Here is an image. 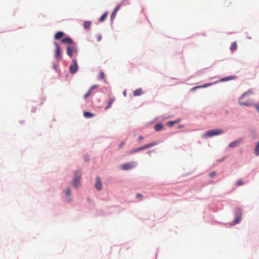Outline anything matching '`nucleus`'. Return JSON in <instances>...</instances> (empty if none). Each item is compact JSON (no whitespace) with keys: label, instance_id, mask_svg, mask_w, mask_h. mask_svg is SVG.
Returning <instances> with one entry per match:
<instances>
[{"label":"nucleus","instance_id":"obj_9","mask_svg":"<svg viewBox=\"0 0 259 259\" xmlns=\"http://www.w3.org/2000/svg\"><path fill=\"white\" fill-rule=\"evenodd\" d=\"M95 187L99 191L101 190L102 188V185L101 183V179L99 177H97L96 179V183L95 184Z\"/></svg>","mask_w":259,"mask_h":259},{"label":"nucleus","instance_id":"obj_12","mask_svg":"<svg viewBox=\"0 0 259 259\" xmlns=\"http://www.w3.org/2000/svg\"><path fill=\"white\" fill-rule=\"evenodd\" d=\"M236 78V77L235 76H227V77H223L222 78H221L220 79V81L221 82H225V81H229V80H233L234 79H235Z\"/></svg>","mask_w":259,"mask_h":259},{"label":"nucleus","instance_id":"obj_27","mask_svg":"<svg viewBox=\"0 0 259 259\" xmlns=\"http://www.w3.org/2000/svg\"><path fill=\"white\" fill-rule=\"evenodd\" d=\"M105 74L103 72L101 71L99 73V78L100 79H103L104 78Z\"/></svg>","mask_w":259,"mask_h":259},{"label":"nucleus","instance_id":"obj_6","mask_svg":"<svg viewBox=\"0 0 259 259\" xmlns=\"http://www.w3.org/2000/svg\"><path fill=\"white\" fill-rule=\"evenodd\" d=\"M55 46L56 47V50L55 52L54 57L55 59L58 60H60L62 59V55L60 47L58 43L55 42Z\"/></svg>","mask_w":259,"mask_h":259},{"label":"nucleus","instance_id":"obj_32","mask_svg":"<svg viewBox=\"0 0 259 259\" xmlns=\"http://www.w3.org/2000/svg\"><path fill=\"white\" fill-rule=\"evenodd\" d=\"M98 87V86L97 85H94L91 87L90 90L92 91L94 89L97 88Z\"/></svg>","mask_w":259,"mask_h":259},{"label":"nucleus","instance_id":"obj_13","mask_svg":"<svg viewBox=\"0 0 259 259\" xmlns=\"http://www.w3.org/2000/svg\"><path fill=\"white\" fill-rule=\"evenodd\" d=\"M63 35L64 33L62 31L57 32L55 35V38L57 40L60 39Z\"/></svg>","mask_w":259,"mask_h":259},{"label":"nucleus","instance_id":"obj_24","mask_svg":"<svg viewBox=\"0 0 259 259\" xmlns=\"http://www.w3.org/2000/svg\"><path fill=\"white\" fill-rule=\"evenodd\" d=\"M70 194H71L70 189V188L68 187L65 190V195L66 197H69V196H70Z\"/></svg>","mask_w":259,"mask_h":259},{"label":"nucleus","instance_id":"obj_8","mask_svg":"<svg viewBox=\"0 0 259 259\" xmlns=\"http://www.w3.org/2000/svg\"><path fill=\"white\" fill-rule=\"evenodd\" d=\"M73 64L69 67V71L72 74H74L77 71L78 65L75 59L73 60Z\"/></svg>","mask_w":259,"mask_h":259},{"label":"nucleus","instance_id":"obj_22","mask_svg":"<svg viewBox=\"0 0 259 259\" xmlns=\"http://www.w3.org/2000/svg\"><path fill=\"white\" fill-rule=\"evenodd\" d=\"M83 115L85 118H91L94 116V114L89 112H84Z\"/></svg>","mask_w":259,"mask_h":259},{"label":"nucleus","instance_id":"obj_31","mask_svg":"<svg viewBox=\"0 0 259 259\" xmlns=\"http://www.w3.org/2000/svg\"><path fill=\"white\" fill-rule=\"evenodd\" d=\"M116 13H114V11H113L111 15V19L113 20L115 17Z\"/></svg>","mask_w":259,"mask_h":259},{"label":"nucleus","instance_id":"obj_15","mask_svg":"<svg viewBox=\"0 0 259 259\" xmlns=\"http://www.w3.org/2000/svg\"><path fill=\"white\" fill-rule=\"evenodd\" d=\"M163 127V125L161 123L156 124L154 125V128L156 131H160Z\"/></svg>","mask_w":259,"mask_h":259},{"label":"nucleus","instance_id":"obj_38","mask_svg":"<svg viewBox=\"0 0 259 259\" xmlns=\"http://www.w3.org/2000/svg\"><path fill=\"white\" fill-rule=\"evenodd\" d=\"M144 138L143 137H142V136H140V137H139V141H141V140H144Z\"/></svg>","mask_w":259,"mask_h":259},{"label":"nucleus","instance_id":"obj_3","mask_svg":"<svg viewBox=\"0 0 259 259\" xmlns=\"http://www.w3.org/2000/svg\"><path fill=\"white\" fill-rule=\"evenodd\" d=\"M74 177L72 181V186L77 188L80 184V179H81V173L80 171H76L74 174Z\"/></svg>","mask_w":259,"mask_h":259},{"label":"nucleus","instance_id":"obj_23","mask_svg":"<svg viewBox=\"0 0 259 259\" xmlns=\"http://www.w3.org/2000/svg\"><path fill=\"white\" fill-rule=\"evenodd\" d=\"M108 15V12H106L104 13L103 15L100 18V22H103L107 18Z\"/></svg>","mask_w":259,"mask_h":259},{"label":"nucleus","instance_id":"obj_10","mask_svg":"<svg viewBox=\"0 0 259 259\" xmlns=\"http://www.w3.org/2000/svg\"><path fill=\"white\" fill-rule=\"evenodd\" d=\"M241 143V140H235L229 144V147L230 148H234L238 146Z\"/></svg>","mask_w":259,"mask_h":259},{"label":"nucleus","instance_id":"obj_35","mask_svg":"<svg viewBox=\"0 0 259 259\" xmlns=\"http://www.w3.org/2000/svg\"><path fill=\"white\" fill-rule=\"evenodd\" d=\"M142 197V195H141L140 194H137L136 195V197H137V198H141Z\"/></svg>","mask_w":259,"mask_h":259},{"label":"nucleus","instance_id":"obj_33","mask_svg":"<svg viewBox=\"0 0 259 259\" xmlns=\"http://www.w3.org/2000/svg\"><path fill=\"white\" fill-rule=\"evenodd\" d=\"M124 144L125 143L124 141L121 142L119 145V148H122L124 145Z\"/></svg>","mask_w":259,"mask_h":259},{"label":"nucleus","instance_id":"obj_36","mask_svg":"<svg viewBox=\"0 0 259 259\" xmlns=\"http://www.w3.org/2000/svg\"><path fill=\"white\" fill-rule=\"evenodd\" d=\"M154 145H155V144H148V145H147L146 147H147V148H148L150 147H151L152 146Z\"/></svg>","mask_w":259,"mask_h":259},{"label":"nucleus","instance_id":"obj_17","mask_svg":"<svg viewBox=\"0 0 259 259\" xmlns=\"http://www.w3.org/2000/svg\"><path fill=\"white\" fill-rule=\"evenodd\" d=\"M91 22L90 21H85L83 24V27L85 29L89 30L90 29L91 26Z\"/></svg>","mask_w":259,"mask_h":259},{"label":"nucleus","instance_id":"obj_29","mask_svg":"<svg viewBox=\"0 0 259 259\" xmlns=\"http://www.w3.org/2000/svg\"><path fill=\"white\" fill-rule=\"evenodd\" d=\"M120 4H119L117 7L115 8L114 11V13H116L120 9Z\"/></svg>","mask_w":259,"mask_h":259},{"label":"nucleus","instance_id":"obj_5","mask_svg":"<svg viewBox=\"0 0 259 259\" xmlns=\"http://www.w3.org/2000/svg\"><path fill=\"white\" fill-rule=\"evenodd\" d=\"M135 166L136 163L134 162H130L122 164L120 167L124 170H127L134 168Z\"/></svg>","mask_w":259,"mask_h":259},{"label":"nucleus","instance_id":"obj_11","mask_svg":"<svg viewBox=\"0 0 259 259\" xmlns=\"http://www.w3.org/2000/svg\"><path fill=\"white\" fill-rule=\"evenodd\" d=\"M61 42L64 44H73V42L70 37H65L62 39Z\"/></svg>","mask_w":259,"mask_h":259},{"label":"nucleus","instance_id":"obj_1","mask_svg":"<svg viewBox=\"0 0 259 259\" xmlns=\"http://www.w3.org/2000/svg\"><path fill=\"white\" fill-rule=\"evenodd\" d=\"M252 94V92L251 90H249L247 92L244 93L240 98L239 103L242 106H251L252 105V102L250 100H248L246 101H243V98L247 95H250Z\"/></svg>","mask_w":259,"mask_h":259},{"label":"nucleus","instance_id":"obj_21","mask_svg":"<svg viewBox=\"0 0 259 259\" xmlns=\"http://www.w3.org/2000/svg\"><path fill=\"white\" fill-rule=\"evenodd\" d=\"M254 153L255 155H259V142L257 143L254 149Z\"/></svg>","mask_w":259,"mask_h":259},{"label":"nucleus","instance_id":"obj_7","mask_svg":"<svg viewBox=\"0 0 259 259\" xmlns=\"http://www.w3.org/2000/svg\"><path fill=\"white\" fill-rule=\"evenodd\" d=\"M235 219L234 220V224L238 223L241 219L242 211L240 208H236L235 211Z\"/></svg>","mask_w":259,"mask_h":259},{"label":"nucleus","instance_id":"obj_28","mask_svg":"<svg viewBox=\"0 0 259 259\" xmlns=\"http://www.w3.org/2000/svg\"><path fill=\"white\" fill-rule=\"evenodd\" d=\"M92 93V91L90 90L84 95V99H87L88 97L91 95Z\"/></svg>","mask_w":259,"mask_h":259},{"label":"nucleus","instance_id":"obj_30","mask_svg":"<svg viewBox=\"0 0 259 259\" xmlns=\"http://www.w3.org/2000/svg\"><path fill=\"white\" fill-rule=\"evenodd\" d=\"M216 175V172L215 171H211L209 173V176L210 177H213Z\"/></svg>","mask_w":259,"mask_h":259},{"label":"nucleus","instance_id":"obj_19","mask_svg":"<svg viewBox=\"0 0 259 259\" xmlns=\"http://www.w3.org/2000/svg\"><path fill=\"white\" fill-rule=\"evenodd\" d=\"M180 121V119H177V120H175V121H168V122H167L166 124H167V125H168L169 126H172L175 124L179 123Z\"/></svg>","mask_w":259,"mask_h":259},{"label":"nucleus","instance_id":"obj_2","mask_svg":"<svg viewBox=\"0 0 259 259\" xmlns=\"http://www.w3.org/2000/svg\"><path fill=\"white\" fill-rule=\"evenodd\" d=\"M223 131L221 129H218L215 130H210L206 132L204 135L203 137L204 138H207L208 137H211L214 136L219 135L223 134Z\"/></svg>","mask_w":259,"mask_h":259},{"label":"nucleus","instance_id":"obj_25","mask_svg":"<svg viewBox=\"0 0 259 259\" xmlns=\"http://www.w3.org/2000/svg\"><path fill=\"white\" fill-rule=\"evenodd\" d=\"M211 84H212V83H207V84H205L203 85H200V86H198V87H195L194 88L192 89V90H195L196 89H197V88H206L209 85H210Z\"/></svg>","mask_w":259,"mask_h":259},{"label":"nucleus","instance_id":"obj_16","mask_svg":"<svg viewBox=\"0 0 259 259\" xmlns=\"http://www.w3.org/2000/svg\"><path fill=\"white\" fill-rule=\"evenodd\" d=\"M142 90L141 89H138L135 90L133 92V95L134 96H140L142 94Z\"/></svg>","mask_w":259,"mask_h":259},{"label":"nucleus","instance_id":"obj_4","mask_svg":"<svg viewBox=\"0 0 259 259\" xmlns=\"http://www.w3.org/2000/svg\"><path fill=\"white\" fill-rule=\"evenodd\" d=\"M66 52L67 55L71 58L72 57L73 53L76 54L77 53V48L75 45H73L72 46H67Z\"/></svg>","mask_w":259,"mask_h":259},{"label":"nucleus","instance_id":"obj_20","mask_svg":"<svg viewBox=\"0 0 259 259\" xmlns=\"http://www.w3.org/2000/svg\"><path fill=\"white\" fill-rule=\"evenodd\" d=\"M114 98H111L108 102L107 106L105 107V109L107 110L111 106L113 103L114 102Z\"/></svg>","mask_w":259,"mask_h":259},{"label":"nucleus","instance_id":"obj_14","mask_svg":"<svg viewBox=\"0 0 259 259\" xmlns=\"http://www.w3.org/2000/svg\"><path fill=\"white\" fill-rule=\"evenodd\" d=\"M146 148V146H144L140 148H136L135 149H134V150H132L131 151H130L128 153L129 154H133V153H134L135 152H138L140 150H143L145 148Z\"/></svg>","mask_w":259,"mask_h":259},{"label":"nucleus","instance_id":"obj_34","mask_svg":"<svg viewBox=\"0 0 259 259\" xmlns=\"http://www.w3.org/2000/svg\"><path fill=\"white\" fill-rule=\"evenodd\" d=\"M255 108L258 111V112H259V104H257L255 105Z\"/></svg>","mask_w":259,"mask_h":259},{"label":"nucleus","instance_id":"obj_37","mask_svg":"<svg viewBox=\"0 0 259 259\" xmlns=\"http://www.w3.org/2000/svg\"><path fill=\"white\" fill-rule=\"evenodd\" d=\"M102 39V36L101 35H98V41H100Z\"/></svg>","mask_w":259,"mask_h":259},{"label":"nucleus","instance_id":"obj_18","mask_svg":"<svg viewBox=\"0 0 259 259\" xmlns=\"http://www.w3.org/2000/svg\"><path fill=\"white\" fill-rule=\"evenodd\" d=\"M237 49V45L236 42H233L231 43L230 47V50L231 51H233L236 50Z\"/></svg>","mask_w":259,"mask_h":259},{"label":"nucleus","instance_id":"obj_26","mask_svg":"<svg viewBox=\"0 0 259 259\" xmlns=\"http://www.w3.org/2000/svg\"><path fill=\"white\" fill-rule=\"evenodd\" d=\"M243 184V181L241 180L240 179V180H238L236 182V186H239L242 185Z\"/></svg>","mask_w":259,"mask_h":259}]
</instances>
